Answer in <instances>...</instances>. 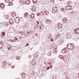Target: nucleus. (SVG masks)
Masks as SVG:
<instances>
[{
  "instance_id": "nucleus-34",
  "label": "nucleus",
  "mask_w": 79,
  "mask_h": 79,
  "mask_svg": "<svg viewBox=\"0 0 79 79\" xmlns=\"http://www.w3.org/2000/svg\"><path fill=\"white\" fill-rule=\"evenodd\" d=\"M12 68H15V66L14 65H13V66H12Z\"/></svg>"
},
{
  "instance_id": "nucleus-7",
  "label": "nucleus",
  "mask_w": 79,
  "mask_h": 79,
  "mask_svg": "<svg viewBox=\"0 0 79 79\" xmlns=\"http://www.w3.org/2000/svg\"><path fill=\"white\" fill-rule=\"evenodd\" d=\"M24 16L25 17H26V18H27V17L29 16V15L28 13H25Z\"/></svg>"
},
{
  "instance_id": "nucleus-42",
  "label": "nucleus",
  "mask_w": 79,
  "mask_h": 79,
  "mask_svg": "<svg viewBox=\"0 0 79 79\" xmlns=\"http://www.w3.org/2000/svg\"><path fill=\"white\" fill-rule=\"evenodd\" d=\"M37 23L38 24H39V22L37 21Z\"/></svg>"
},
{
  "instance_id": "nucleus-26",
  "label": "nucleus",
  "mask_w": 79,
  "mask_h": 79,
  "mask_svg": "<svg viewBox=\"0 0 79 79\" xmlns=\"http://www.w3.org/2000/svg\"><path fill=\"white\" fill-rule=\"evenodd\" d=\"M64 50H65V53H67L68 52V49L66 48H64Z\"/></svg>"
},
{
  "instance_id": "nucleus-45",
  "label": "nucleus",
  "mask_w": 79,
  "mask_h": 79,
  "mask_svg": "<svg viewBox=\"0 0 79 79\" xmlns=\"http://www.w3.org/2000/svg\"><path fill=\"white\" fill-rule=\"evenodd\" d=\"M78 75H79V73L78 74Z\"/></svg>"
},
{
  "instance_id": "nucleus-18",
  "label": "nucleus",
  "mask_w": 79,
  "mask_h": 79,
  "mask_svg": "<svg viewBox=\"0 0 79 79\" xmlns=\"http://www.w3.org/2000/svg\"><path fill=\"white\" fill-rule=\"evenodd\" d=\"M31 18H34V15L33 14H31Z\"/></svg>"
},
{
  "instance_id": "nucleus-32",
  "label": "nucleus",
  "mask_w": 79,
  "mask_h": 79,
  "mask_svg": "<svg viewBox=\"0 0 79 79\" xmlns=\"http://www.w3.org/2000/svg\"><path fill=\"white\" fill-rule=\"evenodd\" d=\"M37 16H39V15H40V14H39V13H38V14H37Z\"/></svg>"
},
{
  "instance_id": "nucleus-44",
  "label": "nucleus",
  "mask_w": 79,
  "mask_h": 79,
  "mask_svg": "<svg viewBox=\"0 0 79 79\" xmlns=\"http://www.w3.org/2000/svg\"><path fill=\"white\" fill-rule=\"evenodd\" d=\"M23 3H24V2H23Z\"/></svg>"
},
{
  "instance_id": "nucleus-9",
  "label": "nucleus",
  "mask_w": 79,
  "mask_h": 79,
  "mask_svg": "<svg viewBox=\"0 0 79 79\" xmlns=\"http://www.w3.org/2000/svg\"><path fill=\"white\" fill-rule=\"evenodd\" d=\"M19 20V19H18V18H17L15 19V21L16 22V23H18Z\"/></svg>"
},
{
  "instance_id": "nucleus-33",
  "label": "nucleus",
  "mask_w": 79,
  "mask_h": 79,
  "mask_svg": "<svg viewBox=\"0 0 79 79\" xmlns=\"http://www.w3.org/2000/svg\"><path fill=\"white\" fill-rule=\"evenodd\" d=\"M47 69H50V67H48L47 68Z\"/></svg>"
},
{
  "instance_id": "nucleus-28",
  "label": "nucleus",
  "mask_w": 79,
  "mask_h": 79,
  "mask_svg": "<svg viewBox=\"0 0 79 79\" xmlns=\"http://www.w3.org/2000/svg\"><path fill=\"white\" fill-rule=\"evenodd\" d=\"M8 49L9 50H11V47L10 46H9L8 47Z\"/></svg>"
},
{
  "instance_id": "nucleus-25",
  "label": "nucleus",
  "mask_w": 79,
  "mask_h": 79,
  "mask_svg": "<svg viewBox=\"0 0 79 79\" xmlns=\"http://www.w3.org/2000/svg\"><path fill=\"white\" fill-rule=\"evenodd\" d=\"M76 31L77 32V33H79V28L77 29L76 30Z\"/></svg>"
},
{
  "instance_id": "nucleus-37",
  "label": "nucleus",
  "mask_w": 79,
  "mask_h": 79,
  "mask_svg": "<svg viewBox=\"0 0 79 79\" xmlns=\"http://www.w3.org/2000/svg\"><path fill=\"white\" fill-rule=\"evenodd\" d=\"M50 1L52 2H53V1H54V0H50Z\"/></svg>"
},
{
  "instance_id": "nucleus-30",
  "label": "nucleus",
  "mask_w": 79,
  "mask_h": 79,
  "mask_svg": "<svg viewBox=\"0 0 79 79\" xmlns=\"http://www.w3.org/2000/svg\"><path fill=\"white\" fill-rule=\"evenodd\" d=\"M40 15L41 16H43L44 15V13L42 12H41L40 13Z\"/></svg>"
},
{
  "instance_id": "nucleus-13",
  "label": "nucleus",
  "mask_w": 79,
  "mask_h": 79,
  "mask_svg": "<svg viewBox=\"0 0 79 79\" xmlns=\"http://www.w3.org/2000/svg\"><path fill=\"white\" fill-rule=\"evenodd\" d=\"M3 46V42H0V47Z\"/></svg>"
},
{
  "instance_id": "nucleus-3",
  "label": "nucleus",
  "mask_w": 79,
  "mask_h": 79,
  "mask_svg": "<svg viewBox=\"0 0 79 79\" xmlns=\"http://www.w3.org/2000/svg\"><path fill=\"white\" fill-rule=\"evenodd\" d=\"M31 10L32 11L34 12L36 10V8H35V6H33L32 7Z\"/></svg>"
},
{
  "instance_id": "nucleus-10",
  "label": "nucleus",
  "mask_w": 79,
  "mask_h": 79,
  "mask_svg": "<svg viewBox=\"0 0 79 79\" xmlns=\"http://www.w3.org/2000/svg\"><path fill=\"white\" fill-rule=\"evenodd\" d=\"M22 76L23 78H24V77H26V73H22Z\"/></svg>"
},
{
  "instance_id": "nucleus-31",
  "label": "nucleus",
  "mask_w": 79,
  "mask_h": 79,
  "mask_svg": "<svg viewBox=\"0 0 79 79\" xmlns=\"http://www.w3.org/2000/svg\"><path fill=\"white\" fill-rule=\"evenodd\" d=\"M14 40H18V38H17L16 37H15V38H14Z\"/></svg>"
},
{
  "instance_id": "nucleus-40",
  "label": "nucleus",
  "mask_w": 79,
  "mask_h": 79,
  "mask_svg": "<svg viewBox=\"0 0 79 79\" xmlns=\"http://www.w3.org/2000/svg\"><path fill=\"white\" fill-rule=\"evenodd\" d=\"M52 68V66H50V68Z\"/></svg>"
},
{
  "instance_id": "nucleus-1",
  "label": "nucleus",
  "mask_w": 79,
  "mask_h": 79,
  "mask_svg": "<svg viewBox=\"0 0 79 79\" xmlns=\"http://www.w3.org/2000/svg\"><path fill=\"white\" fill-rule=\"evenodd\" d=\"M67 47L69 49H73L74 48V45L73 44H69L67 45Z\"/></svg>"
},
{
  "instance_id": "nucleus-15",
  "label": "nucleus",
  "mask_w": 79,
  "mask_h": 79,
  "mask_svg": "<svg viewBox=\"0 0 79 79\" xmlns=\"http://www.w3.org/2000/svg\"><path fill=\"white\" fill-rule=\"evenodd\" d=\"M29 3H30V1H27L25 2L26 4H27V5H29Z\"/></svg>"
},
{
  "instance_id": "nucleus-35",
  "label": "nucleus",
  "mask_w": 79,
  "mask_h": 79,
  "mask_svg": "<svg viewBox=\"0 0 79 79\" xmlns=\"http://www.w3.org/2000/svg\"><path fill=\"white\" fill-rule=\"evenodd\" d=\"M77 67L78 68H79V64H78V65H77Z\"/></svg>"
},
{
  "instance_id": "nucleus-8",
  "label": "nucleus",
  "mask_w": 79,
  "mask_h": 79,
  "mask_svg": "<svg viewBox=\"0 0 79 79\" xmlns=\"http://www.w3.org/2000/svg\"><path fill=\"white\" fill-rule=\"evenodd\" d=\"M73 3H72V2H71V1H69L67 4L68 5H71V4H72Z\"/></svg>"
},
{
  "instance_id": "nucleus-41",
  "label": "nucleus",
  "mask_w": 79,
  "mask_h": 79,
  "mask_svg": "<svg viewBox=\"0 0 79 79\" xmlns=\"http://www.w3.org/2000/svg\"><path fill=\"white\" fill-rule=\"evenodd\" d=\"M62 11H64V9H62Z\"/></svg>"
},
{
  "instance_id": "nucleus-39",
  "label": "nucleus",
  "mask_w": 79,
  "mask_h": 79,
  "mask_svg": "<svg viewBox=\"0 0 79 79\" xmlns=\"http://www.w3.org/2000/svg\"><path fill=\"white\" fill-rule=\"evenodd\" d=\"M27 46H28V45H29V43H27Z\"/></svg>"
},
{
  "instance_id": "nucleus-17",
  "label": "nucleus",
  "mask_w": 79,
  "mask_h": 79,
  "mask_svg": "<svg viewBox=\"0 0 79 79\" xmlns=\"http://www.w3.org/2000/svg\"><path fill=\"white\" fill-rule=\"evenodd\" d=\"M59 57L61 58V59H63V58H64V56L62 55H59Z\"/></svg>"
},
{
  "instance_id": "nucleus-19",
  "label": "nucleus",
  "mask_w": 79,
  "mask_h": 79,
  "mask_svg": "<svg viewBox=\"0 0 79 79\" xmlns=\"http://www.w3.org/2000/svg\"><path fill=\"white\" fill-rule=\"evenodd\" d=\"M33 2L34 3H36L37 2V0H33Z\"/></svg>"
},
{
  "instance_id": "nucleus-23",
  "label": "nucleus",
  "mask_w": 79,
  "mask_h": 79,
  "mask_svg": "<svg viewBox=\"0 0 79 79\" xmlns=\"http://www.w3.org/2000/svg\"><path fill=\"white\" fill-rule=\"evenodd\" d=\"M5 25L6 26H9V25L10 24H9V23H5Z\"/></svg>"
},
{
  "instance_id": "nucleus-12",
  "label": "nucleus",
  "mask_w": 79,
  "mask_h": 79,
  "mask_svg": "<svg viewBox=\"0 0 79 79\" xmlns=\"http://www.w3.org/2000/svg\"><path fill=\"white\" fill-rule=\"evenodd\" d=\"M2 64L4 66H5V65H6V64H7V62H6V61H4L2 63Z\"/></svg>"
},
{
  "instance_id": "nucleus-27",
  "label": "nucleus",
  "mask_w": 79,
  "mask_h": 79,
  "mask_svg": "<svg viewBox=\"0 0 79 79\" xmlns=\"http://www.w3.org/2000/svg\"><path fill=\"white\" fill-rule=\"evenodd\" d=\"M16 58L17 60H19V58H20V57L19 56H16Z\"/></svg>"
},
{
  "instance_id": "nucleus-16",
  "label": "nucleus",
  "mask_w": 79,
  "mask_h": 79,
  "mask_svg": "<svg viewBox=\"0 0 79 79\" xmlns=\"http://www.w3.org/2000/svg\"><path fill=\"white\" fill-rule=\"evenodd\" d=\"M63 22L64 23H65L66 22H67V19H63Z\"/></svg>"
},
{
  "instance_id": "nucleus-46",
  "label": "nucleus",
  "mask_w": 79,
  "mask_h": 79,
  "mask_svg": "<svg viewBox=\"0 0 79 79\" xmlns=\"http://www.w3.org/2000/svg\"><path fill=\"white\" fill-rule=\"evenodd\" d=\"M78 77H79V76H78Z\"/></svg>"
},
{
  "instance_id": "nucleus-2",
  "label": "nucleus",
  "mask_w": 79,
  "mask_h": 79,
  "mask_svg": "<svg viewBox=\"0 0 79 79\" xmlns=\"http://www.w3.org/2000/svg\"><path fill=\"white\" fill-rule=\"evenodd\" d=\"M0 6L1 8H2V10H4L5 7V5L3 3H1L0 4Z\"/></svg>"
},
{
  "instance_id": "nucleus-24",
  "label": "nucleus",
  "mask_w": 79,
  "mask_h": 79,
  "mask_svg": "<svg viewBox=\"0 0 79 79\" xmlns=\"http://www.w3.org/2000/svg\"><path fill=\"white\" fill-rule=\"evenodd\" d=\"M12 5V2H9V5Z\"/></svg>"
},
{
  "instance_id": "nucleus-20",
  "label": "nucleus",
  "mask_w": 79,
  "mask_h": 79,
  "mask_svg": "<svg viewBox=\"0 0 79 79\" xmlns=\"http://www.w3.org/2000/svg\"><path fill=\"white\" fill-rule=\"evenodd\" d=\"M59 28H61L62 27V25L61 24H60L59 25Z\"/></svg>"
},
{
  "instance_id": "nucleus-4",
  "label": "nucleus",
  "mask_w": 79,
  "mask_h": 79,
  "mask_svg": "<svg viewBox=\"0 0 79 79\" xmlns=\"http://www.w3.org/2000/svg\"><path fill=\"white\" fill-rule=\"evenodd\" d=\"M46 21L47 23L48 24H52V21L48 19H46Z\"/></svg>"
},
{
  "instance_id": "nucleus-21",
  "label": "nucleus",
  "mask_w": 79,
  "mask_h": 79,
  "mask_svg": "<svg viewBox=\"0 0 79 79\" xmlns=\"http://www.w3.org/2000/svg\"><path fill=\"white\" fill-rule=\"evenodd\" d=\"M2 36H4L5 35V32H2Z\"/></svg>"
},
{
  "instance_id": "nucleus-36",
  "label": "nucleus",
  "mask_w": 79,
  "mask_h": 79,
  "mask_svg": "<svg viewBox=\"0 0 79 79\" xmlns=\"http://www.w3.org/2000/svg\"><path fill=\"white\" fill-rule=\"evenodd\" d=\"M51 42H53V39H52L51 40Z\"/></svg>"
},
{
  "instance_id": "nucleus-6",
  "label": "nucleus",
  "mask_w": 79,
  "mask_h": 79,
  "mask_svg": "<svg viewBox=\"0 0 79 79\" xmlns=\"http://www.w3.org/2000/svg\"><path fill=\"white\" fill-rule=\"evenodd\" d=\"M57 10H58V8L56 7H54L53 8L52 11H56Z\"/></svg>"
},
{
  "instance_id": "nucleus-14",
  "label": "nucleus",
  "mask_w": 79,
  "mask_h": 79,
  "mask_svg": "<svg viewBox=\"0 0 79 79\" xmlns=\"http://www.w3.org/2000/svg\"><path fill=\"white\" fill-rule=\"evenodd\" d=\"M12 16L13 17H15L16 16V14L14 12L12 13Z\"/></svg>"
},
{
  "instance_id": "nucleus-38",
  "label": "nucleus",
  "mask_w": 79,
  "mask_h": 79,
  "mask_svg": "<svg viewBox=\"0 0 79 79\" xmlns=\"http://www.w3.org/2000/svg\"><path fill=\"white\" fill-rule=\"evenodd\" d=\"M76 39H77V40H78V39H79V38L77 37V38H76Z\"/></svg>"
},
{
  "instance_id": "nucleus-22",
  "label": "nucleus",
  "mask_w": 79,
  "mask_h": 79,
  "mask_svg": "<svg viewBox=\"0 0 79 79\" xmlns=\"http://www.w3.org/2000/svg\"><path fill=\"white\" fill-rule=\"evenodd\" d=\"M5 1L6 3H9L10 1V0H5Z\"/></svg>"
},
{
  "instance_id": "nucleus-5",
  "label": "nucleus",
  "mask_w": 79,
  "mask_h": 79,
  "mask_svg": "<svg viewBox=\"0 0 79 79\" xmlns=\"http://www.w3.org/2000/svg\"><path fill=\"white\" fill-rule=\"evenodd\" d=\"M66 10H71V6H69L65 7Z\"/></svg>"
},
{
  "instance_id": "nucleus-11",
  "label": "nucleus",
  "mask_w": 79,
  "mask_h": 79,
  "mask_svg": "<svg viewBox=\"0 0 79 79\" xmlns=\"http://www.w3.org/2000/svg\"><path fill=\"white\" fill-rule=\"evenodd\" d=\"M9 22L10 24H13V19H10Z\"/></svg>"
},
{
  "instance_id": "nucleus-43",
  "label": "nucleus",
  "mask_w": 79,
  "mask_h": 79,
  "mask_svg": "<svg viewBox=\"0 0 79 79\" xmlns=\"http://www.w3.org/2000/svg\"><path fill=\"white\" fill-rule=\"evenodd\" d=\"M60 0V1H63V0Z\"/></svg>"
},
{
  "instance_id": "nucleus-29",
  "label": "nucleus",
  "mask_w": 79,
  "mask_h": 79,
  "mask_svg": "<svg viewBox=\"0 0 79 79\" xmlns=\"http://www.w3.org/2000/svg\"><path fill=\"white\" fill-rule=\"evenodd\" d=\"M62 53H66V52H65V50H64V49L62 51Z\"/></svg>"
}]
</instances>
